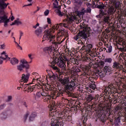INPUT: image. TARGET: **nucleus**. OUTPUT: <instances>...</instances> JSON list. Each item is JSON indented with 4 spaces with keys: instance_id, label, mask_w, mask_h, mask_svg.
Masks as SVG:
<instances>
[{
    "instance_id": "obj_1",
    "label": "nucleus",
    "mask_w": 126,
    "mask_h": 126,
    "mask_svg": "<svg viewBox=\"0 0 126 126\" xmlns=\"http://www.w3.org/2000/svg\"><path fill=\"white\" fill-rule=\"evenodd\" d=\"M82 25L83 26H81L82 31H79L77 35L74 36V39L76 41L78 40L79 37H81L82 39H84L85 40L87 39V35L91 34V29L89 27V26L85 25L84 22L82 23Z\"/></svg>"
},
{
    "instance_id": "obj_2",
    "label": "nucleus",
    "mask_w": 126,
    "mask_h": 126,
    "mask_svg": "<svg viewBox=\"0 0 126 126\" xmlns=\"http://www.w3.org/2000/svg\"><path fill=\"white\" fill-rule=\"evenodd\" d=\"M59 29V26L58 25L53 26L50 29L46 30L44 32V34L42 38V42L44 41H49V39H55V37L53 35V33L55 32L56 30Z\"/></svg>"
},
{
    "instance_id": "obj_3",
    "label": "nucleus",
    "mask_w": 126,
    "mask_h": 126,
    "mask_svg": "<svg viewBox=\"0 0 126 126\" xmlns=\"http://www.w3.org/2000/svg\"><path fill=\"white\" fill-rule=\"evenodd\" d=\"M99 4H96V6L97 8H98L99 10V14L98 15L96 16V18H102L104 15H106L107 13V6L104 4L102 2H98Z\"/></svg>"
},
{
    "instance_id": "obj_4",
    "label": "nucleus",
    "mask_w": 126,
    "mask_h": 126,
    "mask_svg": "<svg viewBox=\"0 0 126 126\" xmlns=\"http://www.w3.org/2000/svg\"><path fill=\"white\" fill-rule=\"evenodd\" d=\"M30 68V65L28 64V62L24 60H21L20 61V63L17 66V69L20 71L21 72L24 70L25 69L26 72H28V69Z\"/></svg>"
},
{
    "instance_id": "obj_5",
    "label": "nucleus",
    "mask_w": 126,
    "mask_h": 126,
    "mask_svg": "<svg viewBox=\"0 0 126 126\" xmlns=\"http://www.w3.org/2000/svg\"><path fill=\"white\" fill-rule=\"evenodd\" d=\"M10 19L7 18V15L4 10H0V23H4V27H7Z\"/></svg>"
},
{
    "instance_id": "obj_6",
    "label": "nucleus",
    "mask_w": 126,
    "mask_h": 126,
    "mask_svg": "<svg viewBox=\"0 0 126 126\" xmlns=\"http://www.w3.org/2000/svg\"><path fill=\"white\" fill-rule=\"evenodd\" d=\"M98 113L97 115V119H99L100 123H102V124L105 125V123L107 122V117L106 115L104 114V110H98Z\"/></svg>"
},
{
    "instance_id": "obj_7",
    "label": "nucleus",
    "mask_w": 126,
    "mask_h": 126,
    "mask_svg": "<svg viewBox=\"0 0 126 126\" xmlns=\"http://www.w3.org/2000/svg\"><path fill=\"white\" fill-rule=\"evenodd\" d=\"M68 90H65L64 89H59V94L60 95L63 96V94H65L69 96V97H74V94L72 93H70V92L68 91Z\"/></svg>"
},
{
    "instance_id": "obj_8",
    "label": "nucleus",
    "mask_w": 126,
    "mask_h": 126,
    "mask_svg": "<svg viewBox=\"0 0 126 126\" xmlns=\"http://www.w3.org/2000/svg\"><path fill=\"white\" fill-rule=\"evenodd\" d=\"M59 81L62 84L63 86H64V89H65L66 86H68L69 84V79L68 77H64L63 79H59Z\"/></svg>"
},
{
    "instance_id": "obj_9",
    "label": "nucleus",
    "mask_w": 126,
    "mask_h": 126,
    "mask_svg": "<svg viewBox=\"0 0 126 126\" xmlns=\"http://www.w3.org/2000/svg\"><path fill=\"white\" fill-rule=\"evenodd\" d=\"M74 88H75V83L74 82V79H72L70 83L69 82L68 86H65V90L72 91Z\"/></svg>"
},
{
    "instance_id": "obj_10",
    "label": "nucleus",
    "mask_w": 126,
    "mask_h": 126,
    "mask_svg": "<svg viewBox=\"0 0 126 126\" xmlns=\"http://www.w3.org/2000/svg\"><path fill=\"white\" fill-rule=\"evenodd\" d=\"M55 48L54 47H46L44 49V51L46 54H48L49 55H51V54H53V55H55L54 53H55Z\"/></svg>"
},
{
    "instance_id": "obj_11",
    "label": "nucleus",
    "mask_w": 126,
    "mask_h": 126,
    "mask_svg": "<svg viewBox=\"0 0 126 126\" xmlns=\"http://www.w3.org/2000/svg\"><path fill=\"white\" fill-rule=\"evenodd\" d=\"M63 59H60V61L57 62V64L59 66V67L61 68H62V69L65 70V67L66 65H65V62L64 61H63Z\"/></svg>"
},
{
    "instance_id": "obj_12",
    "label": "nucleus",
    "mask_w": 126,
    "mask_h": 126,
    "mask_svg": "<svg viewBox=\"0 0 126 126\" xmlns=\"http://www.w3.org/2000/svg\"><path fill=\"white\" fill-rule=\"evenodd\" d=\"M102 72L103 74L107 75L108 74H111V73L113 72V71L112 70V68L111 67H108V66H105L103 69Z\"/></svg>"
},
{
    "instance_id": "obj_13",
    "label": "nucleus",
    "mask_w": 126,
    "mask_h": 126,
    "mask_svg": "<svg viewBox=\"0 0 126 126\" xmlns=\"http://www.w3.org/2000/svg\"><path fill=\"white\" fill-rule=\"evenodd\" d=\"M102 21H101L103 24H108L110 23V16L106 13V15L102 16Z\"/></svg>"
},
{
    "instance_id": "obj_14",
    "label": "nucleus",
    "mask_w": 126,
    "mask_h": 126,
    "mask_svg": "<svg viewBox=\"0 0 126 126\" xmlns=\"http://www.w3.org/2000/svg\"><path fill=\"white\" fill-rule=\"evenodd\" d=\"M113 68H115V69H117L120 71V70H122L123 69V65L122 64H120L119 62H114L113 63V65H112Z\"/></svg>"
},
{
    "instance_id": "obj_15",
    "label": "nucleus",
    "mask_w": 126,
    "mask_h": 126,
    "mask_svg": "<svg viewBox=\"0 0 126 126\" xmlns=\"http://www.w3.org/2000/svg\"><path fill=\"white\" fill-rule=\"evenodd\" d=\"M30 76V74L28 73L27 75L23 74L22 75V80L25 82V83H27L28 82V79H29V77Z\"/></svg>"
},
{
    "instance_id": "obj_16",
    "label": "nucleus",
    "mask_w": 126,
    "mask_h": 126,
    "mask_svg": "<svg viewBox=\"0 0 126 126\" xmlns=\"http://www.w3.org/2000/svg\"><path fill=\"white\" fill-rule=\"evenodd\" d=\"M91 69V66L90 65H88L87 66H85L83 68V71L85 73L87 74V75H89V71H90V69Z\"/></svg>"
},
{
    "instance_id": "obj_17",
    "label": "nucleus",
    "mask_w": 126,
    "mask_h": 126,
    "mask_svg": "<svg viewBox=\"0 0 126 126\" xmlns=\"http://www.w3.org/2000/svg\"><path fill=\"white\" fill-rule=\"evenodd\" d=\"M22 22L20 21L19 18H18L12 24H10V26L17 25V26H19V25H22Z\"/></svg>"
},
{
    "instance_id": "obj_18",
    "label": "nucleus",
    "mask_w": 126,
    "mask_h": 126,
    "mask_svg": "<svg viewBox=\"0 0 126 126\" xmlns=\"http://www.w3.org/2000/svg\"><path fill=\"white\" fill-rule=\"evenodd\" d=\"M53 39L55 38H51L48 40H49V42H51V43H52V44H53V46H54V48H55V49H58L59 45H61V43L55 41V40H54Z\"/></svg>"
},
{
    "instance_id": "obj_19",
    "label": "nucleus",
    "mask_w": 126,
    "mask_h": 126,
    "mask_svg": "<svg viewBox=\"0 0 126 126\" xmlns=\"http://www.w3.org/2000/svg\"><path fill=\"white\" fill-rule=\"evenodd\" d=\"M106 91L107 93H108V95H109V94H115V92L116 93L117 91V88L115 87H113L110 89H108Z\"/></svg>"
},
{
    "instance_id": "obj_20",
    "label": "nucleus",
    "mask_w": 126,
    "mask_h": 126,
    "mask_svg": "<svg viewBox=\"0 0 126 126\" xmlns=\"http://www.w3.org/2000/svg\"><path fill=\"white\" fill-rule=\"evenodd\" d=\"M36 117H37V113L36 112H32L29 117V122H33Z\"/></svg>"
},
{
    "instance_id": "obj_21",
    "label": "nucleus",
    "mask_w": 126,
    "mask_h": 126,
    "mask_svg": "<svg viewBox=\"0 0 126 126\" xmlns=\"http://www.w3.org/2000/svg\"><path fill=\"white\" fill-rule=\"evenodd\" d=\"M107 15H111V14H114L115 13V8L114 7H110L108 8L107 10Z\"/></svg>"
},
{
    "instance_id": "obj_22",
    "label": "nucleus",
    "mask_w": 126,
    "mask_h": 126,
    "mask_svg": "<svg viewBox=\"0 0 126 126\" xmlns=\"http://www.w3.org/2000/svg\"><path fill=\"white\" fill-rule=\"evenodd\" d=\"M6 8V3L4 1H0V10H4Z\"/></svg>"
},
{
    "instance_id": "obj_23",
    "label": "nucleus",
    "mask_w": 126,
    "mask_h": 126,
    "mask_svg": "<svg viewBox=\"0 0 126 126\" xmlns=\"http://www.w3.org/2000/svg\"><path fill=\"white\" fill-rule=\"evenodd\" d=\"M10 63L12 65H15V64H17L19 63V60L16 58H13L11 59Z\"/></svg>"
},
{
    "instance_id": "obj_24",
    "label": "nucleus",
    "mask_w": 126,
    "mask_h": 126,
    "mask_svg": "<svg viewBox=\"0 0 126 126\" xmlns=\"http://www.w3.org/2000/svg\"><path fill=\"white\" fill-rule=\"evenodd\" d=\"M86 13V10H85V8H83L81 11H78L77 12V15L78 16H81V15H84Z\"/></svg>"
},
{
    "instance_id": "obj_25",
    "label": "nucleus",
    "mask_w": 126,
    "mask_h": 126,
    "mask_svg": "<svg viewBox=\"0 0 126 126\" xmlns=\"http://www.w3.org/2000/svg\"><path fill=\"white\" fill-rule=\"evenodd\" d=\"M86 100L87 102H90L91 101H92V100H94V96L91 94H89L87 96Z\"/></svg>"
},
{
    "instance_id": "obj_26",
    "label": "nucleus",
    "mask_w": 126,
    "mask_h": 126,
    "mask_svg": "<svg viewBox=\"0 0 126 126\" xmlns=\"http://www.w3.org/2000/svg\"><path fill=\"white\" fill-rule=\"evenodd\" d=\"M42 30H43V28L40 27L38 29L34 31V33L36 34V35H37V36H39V35L42 33Z\"/></svg>"
},
{
    "instance_id": "obj_27",
    "label": "nucleus",
    "mask_w": 126,
    "mask_h": 126,
    "mask_svg": "<svg viewBox=\"0 0 126 126\" xmlns=\"http://www.w3.org/2000/svg\"><path fill=\"white\" fill-rule=\"evenodd\" d=\"M93 48V46H92V44H87L86 46V52H88V53H90L91 52V49Z\"/></svg>"
},
{
    "instance_id": "obj_28",
    "label": "nucleus",
    "mask_w": 126,
    "mask_h": 126,
    "mask_svg": "<svg viewBox=\"0 0 126 126\" xmlns=\"http://www.w3.org/2000/svg\"><path fill=\"white\" fill-rule=\"evenodd\" d=\"M71 71L74 73H77V72H80V69L78 68V67L73 66L71 68Z\"/></svg>"
},
{
    "instance_id": "obj_29",
    "label": "nucleus",
    "mask_w": 126,
    "mask_h": 126,
    "mask_svg": "<svg viewBox=\"0 0 126 126\" xmlns=\"http://www.w3.org/2000/svg\"><path fill=\"white\" fill-rule=\"evenodd\" d=\"M65 112L66 111H63L62 112V113L59 114V115L61 116V117H59L61 120H64V119H65V117H66L65 116Z\"/></svg>"
},
{
    "instance_id": "obj_30",
    "label": "nucleus",
    "mask_w": 126,
    "mask_h": 126,
    "mask_svg": "<svg viewBox=\"0 0 126 126\" xmlns=\"http://www.w3.org/2000/svg\"><path fill=\"white\" fill-rule=\"evenodd\" d=\"M50 78H53L54 80L57 81L58 79H59V77L58 76L57 74L55 75V74L53 73L52 75H49Z\"/></svg>"
},
{
    "instance_id": "obj_31",
    "label": "nucleus",
    "mask_w": 126,
    "mask_h": 126,
    "mask_svg": "<svg viewBox=\"0 0 126 126\" xmlns=\"http://www.w3.org/2000/svg\"><path fill=\"white\" fill-rule=\"evenodd\" d=\"M90 34H87V38L86 39H85V40H84V39L82 38V37H79L78 38V39H80L81 44H82V45H84V44H85V43L84 42H85V41H86V40H88V37H90Z\"/></svg>"
},
{
    "instance_id": "obj_32",
    "label": "nucleus",
    "mask_w": 126,
    "mask_h": 126,
    "mask_svg": "<svg viewBox=\"0 0 126 126\" xmlns=\"http://www.w3.org/2000/svg\"><path fill=\"white\" fill-rule=\"evenodd\" d=\"M75 3L76 5H78L79 7H80L82 5V0H75Z\"/></svg>"
},
{
    "instance_id": "obj_33",
    "label": "nucleus",
    "mask_w": 126,
    "mask_h": 126,
    "mask_svg": "<svg viewBox=\"0 0 126 126\" xmlns=\"http://www.w3.org/2000/svg\"><path fill=\"white\" fill-rule=\"evenodd\" d=\"M7 117V113H6V111L3 112L1 114V118L2 120H5L6 118Z\"/></svg>"
},
{
    "instance_id": "obj_34",
    "label": "nucleus",
    "mask_w": 126,
    "mask_h": 126,
    "mask_svg": "<svg viewBox=\"0 0 126 126\" xmlns=\"http://www.w3.org/2000/svg\"><path fill=\"white\" fill-rule=\"evenodd\" d=\"M29 115H30V112H29V111H27L26 114L24 115V123H26V121L27 120V118H28V116H29Z\"/></svg>"
},
{
    "instance_id": "obj_35",
    "label": "nucleus",
    "mask_w": 126,
    "mask_h": 126,
    "mask_svg": "<svg viewBox=\"0 0 126 126\" xmlns=\"http://www.w3.org/2000/svg\"><path fill=\"white\" fill-rule=\"evenodd\" d=\"M0 59H1L3 61H5V60H7V61H9L10 60V58L8 57V55H5V58L3 57V56H0Z\"/></svg>"
},
{
    "instance_id": "obj_36",
    "label": "nucleus",
    "mask_w": 126,
    "mask_h": 126,
    "mask_svg": "<svg viewBox=\"0 0 126 126\" xmlns=\"http://www.w3.org/2000/svg\"><path fill=\"white\" fill-rule=\"evenodd\" d=\"M121 116H118L117 118L115 117L114 120V123L121 124Z\"/></svg>"
},
{
    "instance_id": "obj_37",
    "label": "nucleus",
    "mask_w": 126,
    "mask_h": 126,
    "mask_svg": "<svg viewBox=\"0 0 126 126\" xmlns=\"http://www.w3.org/2000/svg\"><path fill=\"white\" fill-rule=\"evenodd\" d=\"M88 87L94 91L95 89H97V88H96V85H95L94 84H91Z\"/></svg>"
},
{
    "instance_id": "obj_38",
    "label": "nucleus",
    "mask_w": 126,
    "mask_h": 126,
    "mask_svg": "<svg viewBox=\"0 0 126 126\" xmlns=\"http://www.w3.org/2000/svg\"><path fill=\"white\" fill-rule=\"evenodd\" d=\"M55 12L56 13H58L59 16H63V14H62V12L61 11V10L57 9L55 10Z\"/></svg>"
},
{
    "instance_id": "obj_39",
    "label": "nucleus",
    "mask_w": 126,
    "mask_h": 126,
    "mask_svg": "<svg viewBox=\"0 0 126 126\" xmlns=\"http://www.w3.org/2000/svg\"><path fill=\"white\" fill-rule=\"evenodd\" d=\"M113 60L112 58H106L104 59V63H111Z\"/></svg>"
},
{
    "instance_id": "obj_40",
    "label": "nucleus",
    "mask_w": 126,
    "mask_h": 126,
    "mask_svg": "<svg viewBox=\"0 0 126 126\" xmlns=\"http://www.w3.org/2000/svg\"><path fill=\"white\" fill-rule=\"evenodd\" d=\"M106 112L107 115H109V116H111V115H112V111H111V109L109 108H106Z\"/></svg>"
},
{
    "instance_id": "obj_41",
    "label": "nucleus",
    "mask_w": 126,
    "mask_h": 126,
    "mask_svg": "<svg viewBox=\"0 0 126 126\" xmlns=\"http://www.w3.org/2000/svg\"><path fill=\"white\" fill-rule=\"evenodd\" d=\"M66 21H69V22H72V21H73V19L72 18V16H70V17H69L68 15H67V19H66Z\"/></svg>"
},
{
    "instance_id": "obj_42",
    "label": "nucleus",
    "mask_w": 126,
    "mask_h": 126,
    "mask_svg": "<svg viewBox=\"0 0 126 126\" xmlns=\"http://www.w3.org/2000/svg\"><path fill=\"white\" fill-rule=\"evenodd\" d=\"M42 91L41 92V96H43L44 97H46V96H48L49 94L48 93H46L44 91V90H42Z\"/></svg>"
},
{
    "instance_id": "obj_43",
    "label": "nucleus",
    "mask_w": 126,
    "mask_h": 126,
    "mask_svg": "<svg viewBox=\"0 0 126 126\" xmlns=\"http://www.w3.org/2000/svg\"><path fill=\"white\" fill-rule=\"evenodd\" d=\"M117 12L118 13V18L119 19H121V18H122V17L124 16V14L122 12H120V11H118Z\"/></svg>"
},
{
    "instance_id": "obj_44",
    "label": "nucleus",
    "mask_w": 126,
    "mask_h": 126,
    "mask_svg": "<svg viewBox=\"0 0 126 126\" xmlns=\"http://www.w3.org/2000/svg\"><path fill=\"white\" fill-rule=\"evenodd\" d=\"M86 89L87 91L88 92H90V93H94V91L89 87H86Z\"/></svg>"
},
{
    "instance_id": "obj_45",
    "label": "nucleus",
    "mask_w": 126,
    "mask_h": 126,
    "mask_svg": "<svg viewBox=\"0 0 126 126\" xmlns=\"http://www.w3.org/2000/svg\"><path fill=\"white\" fill-rule=\"evenodd\" d=\"M101 98V96H99V94H96L94 96V100L95 101H99V99Z\"/></svg>"
},
{
    "instance_id": "obj_46",
    "label": "nucleus",
    "mask_w": 126,
    "mask_h": 126,
    "mask_svg": "<svg viewBox=\"0 0 126 126\" xmlns=\"http://www.w3.org/2000/svg\"><path fill=\"white\" fill-rule=\"evenodd\" d=\"M114 87L115 86H114V84H110V85H108V86L107 87L105 88V90L107 91V90H108V89H111Z\"/></svg>"
},
{
    "instance_id": "obj_47",
    "label": "nucleus",
    "mask_w": 126,
    "mask_h": 126,
    "mask_svg": "<svg viewBox=\"0 0 126 126\" xmlns=\"http://www.w3.org/2000/svg\"><path fill=\"white\" fill-rule=\"evenodd\" d=\"M97 64H98V65H100V66H104V64H105V62H103L102 61H99V62Z\"/></svg>"
},
{
    "instance_id": "obj_48",
    "label": "nucleus",
    "mask_w": 126,
    "mask_h": 126,
    "mask_svg": "<svg viewBox=\"0 0 126 126\" xmlns=\"http://www.w3.org/2000/svg\"><path fill=\"white\" fill-rule=\"evenodd\" d=\"M120 3L119 1L116 2V3H115V7L116 8H119V7H120Z\"/></svg>"
},
{
    "instance_id": "obj_49",
    "label": "nucleus",
    "mask_w": 126,
    "mask_h": 126,
    "mask_svg": "<svg viewBox=\"0 0 126 126\" xmlns=\"http://www.w3.org/2000/svg\"><path fill=\"white\" fill-rule=\"evenodd\" d=\"M107 120L110 122V123H113L114 122V117H109L107 118Z\"/></svg>"
},
{
    "instance_id": "obj_50",
    "label": "nucleus",
    "mask_w": 126,
    "mask_h": 126,
    "mask_svg": "<svg viewBox=\"0 0 126 126\" xmlns=\"http://www.w3.org/2000/svg\"><path fill=\"white\" fill-rule=\"evenodd\" d=\"M12 100V96L9 95L7 96V102H10Z\"/></svg>"
},
{
    "instance_id": "obj_51",
    "label": "nucleus",
    "mask_w": 126,
    "mask_h": 126,
    "mask_svg": "<svg viewBox=\"0 0 126 126\" xmlns=\"http://www.w3.org/2000/svg\"><path fill=\"white\" fill-rule=\"evenodd\" d=\"M49 13H50V11L48 9L46 10L44 12L45 16H47V15H49Z\"/></svg>"
},
{
    "instance_id": "obj_52",
    "label": "nucleus",
    "mask_w": 126,
    "mask_h": 126,
    "mask_svg": "<svg viewBox=\"0 0 126 126\" xmlns=\"http://www.w3.org/2000/svg\"><path fill=\"white\" fill-rule=\"evenodd\" d=\"M120 56L122 57V58H123L124 60H126V54L125 53H121L120 54Z\"/></svg>"
},
{
    "instance_id": "obj_53",
    "label": "nucleus",
    "mask_w": 126,
    "mask_h": 126,
    "mask_svg": "<svg viewBox=\"0 0 126 126\" xmlns=\"http://www.w3.org/2000/svg\"><path fill=\"white\" fill-rule=\"evenodd\" d=\"M6 106V104H5V103H3L1 104L0 106V110H3V109H4V107Z\"/></svg>"
},
{
    "instance_id": "obj_54",
    "label": "nucleus",
    "mask_w": 126,
    "mask_h": 126,
    "mask_svg": "<svg viewBox=\"0 0 126 126\" xmlns=\"http://www.w3.org/2000/svg\"><path fill=\"white\" fill-rule=\"evenodd\" d=\"M96 106H97V102H94L91 106L92 109H94L95 110V108H96Z\"/></svg>"
},
{
    "instance_id": "obj_55",
    "label": "nucleus",
    "mask_w": 126,
    "mask_h": 126,
    "mask_svg": "<svg viewBox=\"0 0 126 126\" xmlns=\"http://www.w3.org/2000/svg\"><path fill=\"white\" fill-rule=\"evenodd\" d=\"M41 96H42V94H41V93H40V92H37L36 93V97L37 98H40Z\"/></svg>"
},
{
    "instance_id": "obj_56",
    "label": "nucleus",
    "mask_w": 126,
    "mask_h": 126,
    "mask_svg": "<svg viewBox=\"0 0 126 126\" xmlns=\"http://www.w3.org/2000/svg\"><path fill=\"white\" fill-rule=\"evenodd\" d=\"M0 49H1L2 50H4V49H5V44H1L0 45Z\"/></svg>"
},
{
    "instance_id": "obj_57",
    "label": "nucleus",
    "mask_w": 126,
    "mask_h": 126,
    "mask_svg": "<svg viewBox=\"0 0 126 126\" xmlns=\"http://www.w3.org/2000/svg\"><path fill=\"white\" fill-rule=\"evenodd\" d=\"M51 67L53 68V69H55V70H59L58 67L55 66V65H52Z\"/></svg>"
},
{
    "instance_id": "obj_58",
    "label": "nucleus",
    "mask_w": 126,
    "mask_h": 126,
    "mask_svg": "<svg viewBox=\"0 0 126 126\" xmlns=\"http://www.w3.org/2000/svg\"><path fill=\"white\" fill-rule=\"evenodd\" d=\"M87 120H88V119H87V117H85L83 121V124H86V122H87Z\"/></svg>"
},
{
    "instance_id": "obj_59",
    "label": "nucleus",
    "mask_w": 126,
    "mask_h": 126,
    "mask_svg": "<svg viewBox=\"0 0 126 126\" xmlns=\"http://www.w3.org/2000/svg\"><path fill=\"white\" fill-rule=\"evenodd\" d=\"M60 125H59V122H57L56 123V122L51 125V126H59Z\"/></svg>"
},
{
    "instance_id": "obj_60",
    "label": "nucleus",
    "mask_w": 126,
    "mask_h": 126,
    "mask_svg": "<svg viewBox=\"0 0 126 126\" xmlns=\"http://www.w3.org/2000/svg\"><path fill=\"white\" fill-rule=\"evenodd\" d=\"M47 23H48V24H52L51 19L50 18H47Z\"/></svg>"
},
{
    "instance_id": "obj_61",
    "label": "nucleus",
    "mask_w": 126,
    "mask_h": 126,
    "mask_svg": "<svg viewBox=\"0 0 126 126\" xmlns=\"http://www.w3.org/2000/svg\"><path fill=\"white\" fill-rule=\"evenodd\" d=\"M90 12H91V9L90 8H87V10H86V13H90Z\"/></svg>"
},
{
    "instance_id": "obj_62",
    "label": "nucleus",
    "mask_w": 126,
    "mask_h": 126,
    "mask_svg": "<svg viewBox=\"0 0 126 126\" xmlns=\"http://www.w3.org/2000/svg\"><path fill=\"white\" fill-rule=\"evenodd\" d=\"M60 33H61L62 35H64V29H62L60 31Z\"/></svg>"
},
{
    "instance_id": "obj_63",
    "label": "nucleus",
    "mask_w": 126,
    "mask_h": 126,
    "mask_svg": "<svg viewBox=\"0 0 126 126\" xmlns=\"http://www.w3.org/2000/svg\"><path fill=\"white\" fill-rule=\"evenodd\" d=\"M72 17L73 18V21H75V20H77V17H76V16L72 15Z\"/></svg>"
},
{
    "instance_id": "obj_64",
    "label": "nucleus",
    "mask_w": 126,
    "mask_h": 126,
    "mask_svg": "<svg viewBox=\"0 0 126 126\" xmlns=\"http://www.w3.org/2000/svg\"><path fill=\"white\" fill-rule=\"evenodd\" d=\"M112 46H110L109 47H108V53H111V52H112Z\"/></svg>"
}]
</instances>
